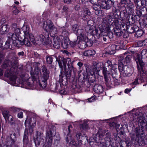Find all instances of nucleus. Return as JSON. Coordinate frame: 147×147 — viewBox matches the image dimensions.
Returning <instances> with one entry per match:
<instances>
[{
  "mask_svg": "<svg viewBox=\"0 0 147 147\" xmlns=\"http://www.w3.org/2000/svg\"><path fill=\"white\" fill-rule=\"evenodd\" d=\"M38 84L40 87L44 88L47 86V80H44V79L38 78Z\"/></svg>",
  "mask_w": 147,
  "mask_h": 147,
  "instance_id": "nucleus-31",
  "label": "nucleus"
},
{
  "mask_svg": "<svg viewBox=\"0 0 147 147\" xmlns=\"http://www.w3.org/2000/svg\"><path fill=\"white\" fill-rule=\"evenodd\" d=\"M94 91L98 94L102 93L104 91L103 86L99 84H95L94 87Z\"/></svg>",
  "mask_w": 147,
  "mask_h": 147,
  "instance_id": "nucleus-20",
  "label": "nucleus"
},
{
  "mask_svg": "<svg viewBox=\"0 0 147 147\" xmlns=\"http://www.w3.org/2000/svg\"><path fill=\"white\" fill-rule=\"evenodd\" d=\"M55 133V128L54 126H52L47 131L45 138V142L43 145V147H51L53 137Z\"/></svg>",
  "mask_w": 147,
  "mask_h": 147,
  "instance_id": "nucleus-8",
  "label": "nucleus"
},
{
  "mask_svg": "<svg viewBox=\"0 0 147 147\" xmlns=\"http://www.w3.org/2000/svg\"><path fill=\"white\" fill-rule=\"evenodd\" d=\"M13 31H14V34H17L18 35V36H19V34L20 33V29L19 28H17L15 30H14Z\"/></svg>",
  "mask_w": 147,
  "mask_h": 147,
  "instance_id": "nucleus-51",
  "label": "nucleus"
},
{
  "mask_svg": "<svg viewBox=\"0 0 147 147\" xmlns=\"http://www.w3.org/2000/svg\"><path fill=\"white\" fill-rule=\"evenodd\" d=\"M28 77V75L27 74H22L20 76L21 79L22 80V82H20V83H22L23 82H25V84H27L28 86H31L32 84V83H33L34 81L31 82H29V80L30 79L29 78H27ZM35 81H34L35 82Z\"/></svg>",
  "mask_w": 147,
  "mask_h": 147,
  "instance_id": "nucleus-18",
  "label": "nucleus"
},
{
  "mask_svg": "<svg viewBox=\"0 0 147 147\" xmlns=\"http://www.w3.org/2000/svg\"><path fill=\"white\" fill-rule=\"evenodd\" d=\"M100 6L99 5H98V4H96L94 5H93V6L92 7V8H93V9L94 10H95V11H96V12L95 13L96 14V13L97 12L98 13H99L98 11H97L98 10L100 9Z\"/></svg>",
  "mask_w": 147,
  "mask_h": 147,
  "instance_id": "nucleus-44",
  "label": "nucleus"
},
{
  "mask_svg": "<svg viewBox=\"0 0 147 147\" xmlns=\"http://www.w3.org/2000/svg\"><path fill=\"white\" fill-rule=\"evenodd\" d=\"M12 44L14 46L18 47H20L23 45V42L18 39L16 41H13L12 42Z\"/></svg>",
  "mask_w": 147,
  "mask_h": 147,
  "instance_id": "nucleus-33",
  "label": "nucleus"
},
{
  "mask_svg": "<svg viewBox=\"0 0 147 147\" xmlns=\"http://www.w3.org/2000/svg\"><path fill=\"white\" fill-rule=\"evenodd\" d=\"M60 31L61 33L62 38L67 37L69 35V30L68 27L66 26H65L61 27L60 28Z\"/></svg>",
  "mask_w": 147,
  "mask_h": 147,
  "instance_id": "nucleus-21",
  "label": "nucleus"
},
{
  "mask_svg": "<svg viewBox=\"0 0 147 147\" xmlns=\"http://www.w3.org/2000/svg\"><path fill=\"white\" fill-rule=\"evenodd\" d=\"M41 76L39 78L44 79V80H47L49 76V71L47 70L45 66H43L41 67Z\"/></svg>",
  "mask_w": 147,
  "mask_h": 147,
  "instance_id": "nucleus-15",
  "label": "nucleus"
},
{
  "mask_svg": "<svg viewBox=\"0 0 147 147\" xmlns=\"http://www.w3.org/2000/svg\"><path fill=\"white\" fill-rule=\"evenodd\" d=\"M143 34V32L142 30H138L136 31L135 35L137 37H138L141 36Z\"/></svg>",
  "mask_w": 147,
  "mask_h": 147,
  "instance_id": "nucleus-40",
  "label": "nucleus"
},
{
  "mask_svg": "<svg viewBox=\"0 0 147 147\" xmlns=\"http://www.w3.org/2000/svg\"><path fill=\"white\" fill-rule=\"evenodd\" d=\"M40 70L38 67H36L34 69V71L30 72L32 80L34 81H36L37 79V76H38L40 74H41Z\"/></svg>",
  "mask_w": 147,
  "mask_h": 147,
  "instance_id": "nucleus-16",
  "label": "nucleus"
},
{
  "mask_svg": "<svg viewBox=\"0 0 147 147\" xmlns=\"http://www.w3.org/2000/svg\"><path fill=\"white\" fill-rule=\"evenodd\" d=\"M60 76L59 81L62 83L63 82L64 80L65 82H67V79H69L71 76V74L69 71H67L66 73H65V76H62V72L60 73L59 75Z\"/></svg>",
  "mask_w": 147,
  "mask_h": 147,
  "instance_id": "nucleus-23",
  "label": "nucleus"
},
{
  "mask_svg": "<svg viewBox=\"0 0 147 147\" xmlns=\"http://www.w3.org/2000/svg\"><path fill=\"white\" fill-rule=\"evenodd\" d=\"M134 134H131V135L132 143H134L135 144H138L140 146H143L147 144V141L144 136H141V134H143V130L142 128L136 127L135 129Z\"/></svg>",
  "mask_w": 147,
  "mask_h": 147,
  "instance_id": "nucleus-4",
  "label": "nucleus"
},
{
  "mask_svg": "<svg viewBox=\"0 0 147 147\" xmlns=\"http://www.w3.org/2000/svg\"><path fill=\"white\" fill-rule=\"evenodd\" d=\"M16 140V134L15 133L11 134L10 138L7 136L6 139V144L7 147H11V144H10V142H11V143L13 145L14 144ZM0 147H3L1 145H0Z\"/></svg>",
  "mask_w": 147,
  "mask_h": 147,
  "instance_id": "nucleus-13",
  "label": "nucleus"
},
{
  "mask_svg": "<svg viewBox=\"0 0 147 147\" xmlns=\"http://www.w3.org/2000/svg\"><path fill=\"white\" fill-rule=\"evenodd\" d=\"M18 118H22L23 117V113L22 112H21L18 113Z\"/></svg>",
  "mask_w": 147,
  "mask_h": 147,
  "instance_id": "nucleus-64",
  "label": "nucleus"
},
{
  "mask_svg": "<svg viewBox=\"0 0 147 147\" xmlns=\"http://www.w3.org/2000/svg\"><path fill=\"white\" fill-rule=\"evenodd\" d=\"M81 40L79 41L78 43V46L79 48L81 49H84L87 46V44L84 41L86 39L83 40L82 39Z\"/></svg>",
  "mask_w": 147,
  "mask_h": 147,
  "instance_id": "nucleus-32",
  "label": "nucleus"
},
{
  "mask_svg": "<svg viewBox=\"0 0 147 147\" xmlns=\"http://www.w3.org/2000/svg\"><path fill=\"white\" fill-rule=\"evenodd\" d=\"M76 33L77 34L78 36L79 37L81 40H84L87 38L86 32L83 29H79Z\"/></svg>",
  "mask_w": 147,
  "mask_h": 147,
  "instance_id": "nucleus-25",
  "label": "nucleus"
},
{
  "mask_svg": "<svg viewBox=\"0 0 147 147\" xmlns=\"http://www.w3.org/2000/svg\"><path fill=\"white\" fill-rule=\"evenodd\" d=\"M53 61L52 57L51 56H47L46 57V62L49 64H51Z\"/></svg>",
  "mask_w": 147,
  "mask_h": 147,
  "instance_id": "nucleus-42",
  "label": "nucleus"
},
{
  "mask_svg": "<svg viewBox=\"0 0 147 147\" xmlns=\"http://www.w3.org/2000/svg\"><path fill=\"white\" fill-rule=\"evenodd\" d=\"M136 61L138 71V78L136 79L132 83L133 84L135 85L138 84V78L141 80V82H143L145 80H147V69L144 70L143 67L144 63L143 62L142 59L138 57L136 59Z\"/></svg>",
  "mask_w": 147,
  "mask_h": 147,
  "instance_id": "nucleus-3",
  "label": "nucleus"
},
{
  "mask_svg": "<svg viewBox=\"0 0 147 147\" xmlns=\"http://www.w3.org/2000/svg\"><path fill=\"white\" fill-rule=\"evenodd\" d=\"M72 128V125H69L68 126V131H64V132L65 136V138L67 143H69L71 144L76 146V143L72 138L70 134Z\"/></svg>",
  "mask_w": 147,
  "mask_h": 147,
  "instance_id": "nucleus-11",
  "label": "nucleus"
},
{
  "mask_svg": "<svg viewBox=\"0 0 147 147\" xmlns=\"http://www.w3.org/2000/svg\"><path fill=\"white\" fill-rule=\"evenodd\" d=\"M116 123L114 122H111L109 124V126L111 129H115V127L116 126Z\"/></svg>",
  "mask_w": 147,
  "mask_h": 147,
  "instance_id": "nucleus-48",
  "label": "nucleus"
},
{
  "mask_svg": "<svg viewBox=\"0 0 147 147\" xmlns=\"http://www.w3.org/2000/svg\"><path fill=\"white\" fill-rule=\"evenodd\" d=\"M133 121L134 122H137L141 125L145 123L144 117L142 116H135L133 118Z\"/></svg>",
  "mask_w": 147,
  "mask_h": 147,
  "instance_id": "nucleus-26",
  "label": "nucleus"
},
{
  "mask_svg": "<svg viewBox=\"0 0 147 147\" xmlns=\"http://www.w3.org/2000/svg\"><path fill=\"white\" fill-rule=\"evenodd\" d=\"M62 39V36H61L54 37L53 39V47L57 49H59L60 47V43Z\"/></svg>",
  "mask_w": 147,
  "mask_h": 147,
  "instance_id": "nucleus-17",
  "label": "nucleus"
},
{
  "mask_svg": "<svg viewBox=\"0 0 147 147\" xmlns=\"http://www.w3.org/2000/svg\"><path fill=\"white\" fill-rule=\"evenodd\" d=\"M100 9H104L107 10L105 2H102L100 5Z\"/></svg>",
  "mask_w": 147,
  "mask_h": 147,
  "instance_id": "nucleus-47",
  "label": "nucleus"
},
{
  "mask_svg": "<svg viewBox=\"0 0 147 147\" xmlns=\"http://www.w3.org/2000/svg\"><path fill=\"white\" fill-rule=\"evenodd\" d=\"M117 46L115 45H112L111 47V51L109 53L110 54H114L115 52V50L116 49V48Z\"/></svg>",
  "mask_w": 147,
  "mask_h": 147,
  "instance_id": "nucleus-43",
  "label": "nucleus"
},
{
  "mask_svg": "<svg viewBox=\"0 0 147 147\" xmlns=\"http://www.w3.org/2000/svg\"><path fill=\"white\" fill-rule=\"evenodd\" d=\"M120 124L116 123V126L115 127V129H116L117 131L119 130L120 128Z\"/></svg>",
  "mask_w": 147,
  "mask_h": 147,
  "instance_id": "nucleus-63",
  "label": "nucleus"
},
{
  "mask_svg": "<svg viewBox=\"0 0 147 147\" xmlns=\"http://www.w3.org/2000/svg\"><path fill=\"white\" fill-rule=\"evenodd\" d=\"M23 30L24 34V38L22 41L23 45H25L27 47H30L31 44L30 40L35 45L34 38L33 34L30 32V28L26 26H24L23 28Z\"/></svg>",
  "mask_w": 147,
  "mask_h": 147,
  "instance_id": "nucleus-6",
  "label": "nucleus"
},
{
  "mask_svg": "<svg viewBox=\"0 0 147 147\" xmlns=\"http://www.w3.org/2000/svg\"><path fill=\"white\" fill-rule=\"evenodd\" d=\"M8 39L11 41H12V42L13 41H16L18 39V36L17 34H16L14 33H9L7 34Z\"/></svg>",
  "mask_w": 147,
  "mask_h": 147,
  "instance_id": "nucleus-28",
  "label": "nucleus"
},
{
  "mask_svg": "<svg viewBox=\"0 0 147 147\" xmlns=\"http://www.w3.org/2000/svg\"><path fill=\"white\" fill-rule=\"evenodd\" d=\"M11 27L12 29L13 30H15L17 28H18L17 26V25L15 23H13L12 24Z\"/></svg>",
  "mask_w": 147,
  "mask_h": 147,
  "instance_id": "nucleus-60",
  "label": "nucleus"
},
{
  "mask_svg": "<svg viewBox=\"0 0 147 147\" xmlns=\"http://www.w3.org/2000/svg\"><path fill=\"white\" fill-rule=\"evenodd\" d=\"M43 27L47 32H49L51 36L53 37H56L58 33L57 30L51 20H47L44 22Z\"/></svg>",
  "mask_w": 147,
  "mask_h": 147,
  "instance_id": "nucleus-7",
  "label": "nucleus"
},
{
  "mask_svg": "<svg viewBox=\"0 0 147 147\" xmlns=\"http://www.w3.org/2000/svg\"><path fill=\"white\" fill-rule=\"evenodd\" d=\"M3 116L6 121H12L13 120L12 116L10 115L9 111L6 110H4L2 113Z\"/></svg>",
  "mask_w": 147,
  "mask_h": 147,
  "instance_id": "nucleus-27",
  "label": "nucleus"
},
{
  "mask_svg": "<svg viewBox=\"0 0 147 147\" xmlns=\"http://www.w3.org/2000/svg\"><path fill=\"white\" fill-rule=\"evenodd\" d=\"M17 66V62H15L12 67L10 68V70L9 69H7L4 74L6 77L9 78L10 80L14 83H16L17 77L15 72L16 71V69Z\"/></svg>",
  "mask_w": 147,
  "mask_h": 147,
  "instance_id": "nucleus-9",
  "label": "nucleus"
},
{
  "mask_svg": "<svg viewBox=\"0 0 147 147\" xmlns=\"http://www.w3.org/2000/svg\"><path fill=\"white\" fill-rule=\"evenodd\" d=\"M117 66H115L113 69L110 75L112 76L113 79H116V78H119V74L117 72Z\"/></svg>",
  "mask_w": 147,
  "mask_h": 147,
  "instance_id": "nucleus-30",
  "label": "nucleus"
},
{
  "mask_svg": "<svg viewBox=\"0 0 147 147\" xmlns=\"http://www.w3.org/2000/svg\"><path fill=\"white\" fill-rule=\"evenodd\" d=\"M102 65V72L104 77L105 84L107 87H111V84L109 82V77L113 69L116 65H113L111 62L109 60L105 63V66L103 65Z\"/></svg>",
  "mask_w": 147,
  "mask_h": 147,
  "instance_id": "nucleus-5",
  "label": "nucleus"
},
{
  "mask_svg": "<svg viewBox=\"0 0 147 147\" xmlns=\"http://www.w3.org/2000/svg\"><path fill=\"white\" fill-rule=\"evenodd\" d=\"M96 98V96H92L90 98H88L87 100L88 102H92L95 100Z\"/></svg>",
  "mask_w": 147,
  "mask_h": 147,
  "instance_id": "nucleus-49",
  "label": "nucleus"
},
{
  "mask_svg": "<svg viewBox=\"0 0 147 147\" xmlns=\"http://www.w3.org/2000/svg\"><path fill=\"white\" fill-rule=\"evenodd\" d=\"M77 44V42L74 41V42H70L69 45H70L71 47H75Z\"/></svg>",
  "mask_w": 147,
  "mask_h": 147,
  "instance_id": "nucleus-58",
  "label": "nucleus"
},
{
  "mask_svg": "<svg viewBox=\"0 0 147 147\" xmlns=\"http://www.w3.org/2000/svg\"><path fill=\"white\" fill-rule=\"evenodd\" d=\"M118 79V78H116V79H113L114 85H118L119 84V82Z\"/></svg>",
  "mask_w": 147,
  "mask_h": 147,
  "instance_id": "nucleus-55",
  "label": "nucleus"
},
{
  "mask_svg": "<svg viewBox=\"0 0 147 147\" xmlns=\"http://www.w3.org/2000/svg\"><path fill=\"white\" fill-rule=\"evenodd\" d=\"M9 29V26L7 25H3L1 27V31L2 32V33L5 34L7 32Z\"/></svg>",
  "mask_w": 147,
  "mask_h": 147,
  "instance_id": "nucleus-36",
  "label": "nucleus"
},
{
  "mask_svg": "<svg viewBox=\"0 0 147 147\" xmlns=\"http://www.w3.org/2000/svg\"><path fill=\"white\" fill-rule=\"evenodd\" d=\"M110 31L111 30H110L108 32V34L107 35V36L108 37L109 39L112 38L113 37V33L112 32H110Z\"/></svg>",
  "mask_w": 147,
  "mask_h": 147,
  "instance_id": "nucleus-53",
  "label": "nucleus"
},
{
  "mask_svg": "<svg viewBox=\"0 0 147 147\" xmlns=\"http://www.w3.org/2000/svg\"><path fill=\"white\" fill-rule=\"evenodd\" d=\"M36 137L34 138V142L36 146H39L43 140V134L40 131H36Z\"/></svg>",
  "mask_w": 147,
  "mask_h": 147,
  "instance_id": "nucleus-14",
  "label": "nucleus"
},
{
  "mask_svg": "<svg viewBox=\"0 0 147 147\" xmlns=\"http://www.w3.org/2000/svg\"><path fill=\"white\" fill-rule=\"evenodd\" d=\"M128 67L127 65H124L123 64H119L118 65V68L120 72V74H121V70L125 71V72L127 70Z\"/></svg>",
  "mask_w": 147,
  "mask_h": 147,
  "instance_id": "nucleus-37",
  "label": "nucleus"
},
{
  "mask_svg": "<svg viewBox=\"0 0 147 147\" xmlns=\"http://www.w3.org/2000/svg\"><path fill=\"white\" fill-rule=\"evenodd\" d=\"M95 52L94 50H88L85 51L84 53V55L85 56H88L94 55Z\"/></svg>",
  "mask_w": 147,
  "mask_h": 147,
  "instance_id": "nucleus-34",
  "label": "nucleus"
},
{
  "mask_svg": "<svg viewBox=\"0 0 147 147\" xmlns=\"http://www.w3.org/2000/svg\"><path fill=\"white\" fill-rule=\"evenodd\" d=\"M127 32L130 33H133L136 31L135 28L133 27H129V28H128L127 29Z\"/></svg>",
  "mask_w": 147,
  "mask_h": 147,
  "instance_id": "nucleus-45",
  "label": "nucleus"
},
{
  "mask_svg": "<svg viewBox=\"0 0 147 147\" xmlns=\"http://www.w3.org/2000/svg\"><path fill=\"white\" fill-rule=\"evenodd\" d=\"M45 37L42 34L38 35L35 38V45L36 44L41 45L43 44L45 41Z\"/></svg>",
  "mask_w": 147,
  "mask_h": 147,
  "instance_id": "nucleus-22",
  "label": "nucleus"
},
{
  "mask_svg": "<svg viewBox=\"0 0 147 147\" xmlns=\"http://www.w3.org/2000/svg\"><path fill=\"white\" fill-rule=\"evenodd\" d=\"M81 136V133L80 132H78L77 133L76 135V137L78 140H79L80 139V137Z\"/></svg>",
  "mask_w": 147,
  "mask_h": 147,
  "instance_id": "nucleus-62",
  "label": "nucleus"
},
{
  "mask_svg": "<svg viewBox=\"0 0 147 147\" xmlns=\"http://www.w3.org/2000/svg\"><path fill=\"white\" fill-rule=\"evenodd\" d=\"M131 58V57L130 55H128L127 56H126L125 58V61L126 63H128L129 62Z\"/></svg>",
  "mask_w": 147,
  "mask_h": 147,
  "instance_id": "nucleus-54",
  "label": "nucleus"
},
{
  "mask_svg": "<svg viewBox=\"0 0 147 147\" xmlns=\"http://www.w3.org/2000/svg\"><path fill=\"white\" fill-rule=\"evenodd\" d=\"M31 123V119L30 117H27L25 122V125H26V124L30 125Z\"/></svg>",
  "mask_w": 147,
  "mask_h": 147,
  "instance_id": "nucleus-52",
  "label": "nucleus"
},
{
  "mask_svg": "<svg viewBox=\"0 0 147 147\" xmlns=\"http://www.w3.org/2000/svg\"><path fill=\"white\" fill-rule=\"evenodd\" d=\"M147 39H146L144 40H141L139 42L140 43L142 42V45H140V46H143V45H145L146 44L145 43V42H147Z\"/></svg>",
  "mask_w": 147,
  "mask_h": 147,
  "instance_id": "nucleus-61",
  "label": "nucleus"
},
{
  "mask_svg": "<svg viewBox=\"0 0 147 147\" xmlns=\"http://www.w3.org/2000/svg\"><path fill=\"white\" fill-rule=\"evenodd\" d=\"M78 25L77 24H74L72 26V30L75 33H76V32H77V30H78Z\"/></svg>",
  "mask_w": 147,
  "mask_h": 147,
  "instance_id": "nucleus-50",
  "label": "nucleus"
},
{
  "mask_svg": "<svg viewBox=\"0 0 147 147\" xmlns=\"http://www.w3.org/2000/svg\"><path fill=\"white\" fill-rule=\"evenodd\" d=\"M104 135L106 136L105 139H102L103 136L102 134H97L94 138V141L98 143L100 142V145L102 147H112L114 146V140L110 135L107 130H105L104 131Z\"/></svg>",
  "mask_w": 147,
  "mask_h": 147,
  "instance_id": "nucleus-2",
  "label": "nucleus"
},
{
  "mask_svg": "<svg viewBox=\"0 0 147 147\" xmlns=\"http://www.w3.org/2000/svg\"><path fill=\"white\" fill-rule=\"evenodd\" d=\"M124 57L122 56H120L119 57L118 62L119 63V64H123V62H124Z\"/></svg>",
  "mask_w": 147,
  "mask_h": 147,
  "instance_id": "nucleus-46",
  "label": "nucleus"
},
{
  "mask_svg": "<svg viewBox=\"0 0 147 147\" xmlns=\"http://www.w3.org/2000/svg\"><path fill=\"white\" fill-rule=\"evenodd\" d=\"M56 61L58 62L59 66L61 68V73L62 72L63 68L64 70L66 71L67 64L68 66L72 64L71 60L69 58L65 59L59 56L56 58Z\"/></svg>",
  "mask_w": 147,
  "mask_h": 147,
  "instance_id": "nucleus-10",
  "label": "nucleus"
},
{
  "mask_svg": "<svg viewBox=\"0 0 147 147\" xmlns=\"http://www.w3.org/2000/svg\"><path fill=\"white\" fill-rule=\"evenodd\" d=\"M125 24L124 23L122 24L121 23V22H120V24H119V28H118L119 29H123V30H124V26H125Z\"/></svg>",
  "mask_w": 147,
  "mask_h": 147,
  "instance_id": "nucleus-59",
  "label": "nucleus"
},
{
  "mask_svg": "<svg viewBox=\"0 0 147 147\" xmlns=\"http://www.w3.org/2000/svg\"><path fill=\"white\" fill-rule=\"evenodd\" d=\"M15 62H17L13 61L11 62L8 60H5L2 65V67L3 69H9L10 67L11 68L12 67Z\"/></svg>",
  "mask_w": 147,
  "mask_h": 147,
  "instance_id": "nucleus-19",
  "label": "nucleus"
},
{
  "mask_svg": "<svg viewBox=\"0 0 147 147\" xmlns=\"http://www.w3.org/2000/svg\"><path fill=\"white\" fill-rule=\"evenodd\" d=\"M69 43L70 42L69 40L65 39L63 42L61 43L62 47L64 49H67L68 47Z\"/></svg>",
  "mask_w": 147,
  "mask_h": 147,
  "instance_id": "nucleus-39",
  "label": "nucleus"
},
{
  "mask_svg": "<svg viewBox=\"0 0 147 147\" xmlns=\"http://www.w3.org/2000/svg\"><path fill=\"white\" fill-rule=\"evenodd\" d=\"M48 36L47 37L46 40H45L44 43L46 45L49 46L50 47H53V44L51 40L50 39L48 34Z\"/></svg>",
  "mask_w": 147,
  "mask_h": 147,
  "instance_id": "nucleus-38",
  "label": "nucleus"
},
{
  "mask_svg": "<svg viewBox=\"0 0 147 147\" xmlns=\"http://www.w3.org/2000/svg\"><path fill=\"white\" fill-rule=\"evenodd\" d=\"M84 12L88 16H90L91 14V13L89 10L87 8H86L84 9Z\"/></svg>",
  "mask_w": 147,
  "mask_h": 147,
  "instance_id": "nucleus-57",
  "label": "nucleus"
},
{
  "mask_svg": "<svg viewBox=\"0 0 147 147\" xmlns=\"http://www.w3.org/2000/svg\"><path fill=\"white\" fill-rule=\"evenodd\" d=\"M109 16L107 18L104 19L103 23H102L99 28H97L93 26H90L88 24L85 27L86 32L92 35L103 36V40L104 41H106L107 40L109 39L107 36L108 33L106 32L110 30L111 26L109 23H108L107 21V20L110 22L111 20Z\"/></svg>",
  "mask_w": 147,
  "mask_h": 147,
  "instance_id": "nucleus-1",
  "label": "nucleus"
},
{
  "mask_svg": "<svg viewBox=\"0 0 147 147\" xmlns=\"http://www.w3.org/2000/svg\"><path fill=\"white\" fill-rule=\"evenodd\" d=\"M114 32L115 34L117 36H120L121 35V32L118 30H115Z\"/></svg>",
  "mask_w": 147,
  "mask_h": 147,
  "instance_id": "nucleus-56",
  "label": "nucleus"
},
{
  "mask_svg": "<svg viewBox=\"0 0 147 147\" xmlns=\"http://www.w3.org/2000/svg\"><path fill=\"white\" fill-rule=\"evenodd\" d=\"M102 64L101 63H98L96 64V67L94 66L92 68L94 72H90V75L93 76V75L95 74H98L102 68Z\"/></svg>",
  "mask_w": 147,
  "mask_h": 147,
  "instance_id": "nucleus-24",
  "label": "nucleus"
},
{
  "mask_svg": "<svg viewBox=\"0 0 147 147\" xmlns=\"http://www.w3.org/2000/svg\"><path fill=\"white\" fill-rule=\"evenodd\" d=\"M114 1L111 0H108L105 1L107 9H110L111 7L114 4Z\"/></svg>",
  "mask_w": 147,
  "mask_h": 147,
  "instance_id": "nucleus-35",
  "label": "nucleus"
},
{
  "mask_svg": "<svg viewBox=\"0 0 147 147\" xmlns=\"http://www.w3.org/2000/svg\"><path fill=\"white\" fill-rule=\"evenodd\" d=\"M109 17L111 19V20L110 21V22H109L107 20V22L109 23L111 26H110V30H111V28L112 27V26H113V27H116L117 29L119 28L120 22H119L118 20H113L114 19V16L113 15H107L106 17L102 19V23H103L104 22V19L106 18H107L108 17Z\"/></svg>",
  "mask_w": 147,
  "mask_h": 147,
  "instance_id": "nucleus-12",
  "label": "nucleus"
},
{
  "mask_svg": "<svg viewBox=\"0 0 147 147\" xmlns=\"http://www.w3.org/2000/svg\"><path fill=\"white\" fill-rule=\"evenodd\" d=\"M126 71L121 70V75H123L124 77H127L130 76L132 73V69L128 67Z\"/></svg>",
  "mask_w": 147,
  "mask_h": 147,
  "instance_id": "nucleus-29",
  "label": "nucleus"
},
{
  "mask_svg": "<svg viewBox=\"0 0 147 147\" xmlns=\"http://www.w3.org/2000/svg\"><path fill=\"white\" fill-rule=\"evenodd\" d=\"M11 41L8 39H7L4 45V49H7L8 48H10L11 45V44H10Z\"/></svg>",
  "mask_w": 147,
  "mask_h": 147,
  "instance_id": "nucleus-41",
  "label": "nucleus"
}]
</instances>
